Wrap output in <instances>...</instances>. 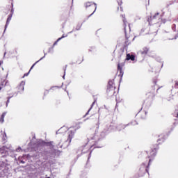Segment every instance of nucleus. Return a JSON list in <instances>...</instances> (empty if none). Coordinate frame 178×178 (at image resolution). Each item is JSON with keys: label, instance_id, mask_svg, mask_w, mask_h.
Wrapping results in <instances>:
<instances>
[{"label": "nucleus", "instance_id": "nucleus-1", "mask_svg": "<svg viewBox=\"0 0 178 178\" xmlns=\"http://www.w3.org/2000/svg\"><path fill=\"white\" fill-rule=\"evenodd\" d=\"M127 60H130V59H131V60H134V56H133V55L130 56V54H127Z\"/></svg>", "mask_w": 178, "mask_h": 178}, {"label": "nucleus", "instance_id": "nucleus-2", "mask_svg": "<svg viewBox=\"0 0 178 178\" xmlns=\"http://www.w3.org/2000/svg\"><path fill=\"white\" fill-rule=\"evenodd\" d=\"M10 20V18H8V19H7V23H9V21Z\"/></svg>", "mask_w": 178, "mask_h": 178}, {"label": "nucleus", "instance_id": "nucleus-3", "mask_svg": "<svg viewBox=\"0 0 178 178\" xmlns=\"http://www.w3.org/2000/svg\"><path fill=\"white\" fill-rule=\"evenodd\" d=\"M1 122H2V123H3V118H1Z\"/></svg>", "mask_w": 178, "mask_h": 178}, {"label": "nucleus", "instance_id": "nucleus-4", "mask_svg": "<svg viewBox=\"0 0 178 178\" xmlns=\"http://www.w3.org/2000/svg\"><path fill=\"white\" fill-rule=\"evenodd\" d=\"M61 40V38H58V41H59V40Z\"/></svg>", "mask_w": 178, "mask_h": 178}, {"label": "nucleus", "instance_id": "nucleus-5", "mask_svg": "<svg viewBox=\"0 0 178 178\" xmlns=\"http://www.w3.org/2000/svg\"><path fill=\"white\" fill-rule=\"evenodd\" d=\"M1 65H2V62H0V66H1Z\"/></svg>", "mask_w": 178, "mask_h": 178}, {"label": "nucleus", "instance_id": "nucleus-6", "mask_svg": "<svg viewBox=\"0 0 178 178\" xmlns=\"http://www.w3.org/2000/svg\"><path fill=\"white\" fill-rule=\"evenodd\" d=\"M33 67H34V65H33V66L31 67V69H33Z\"/></svg>", "mask_w": 178, "mask_h": 178}, {"label": "nucleus", "instance_id": "nucleus-7", "mask_svg": "<svg viewBox=\"0 0 178 178\" xmlns=\"http://www.w3.org/2000/svg\"><path fill=\"white\" fill-rule=\"evenodd\" d=\"M0 90H1V88L0 87Z\"/></svg>", "mask_w": 178, "mask_h": 178}, {"label": "nucleus", "instance_id": "nucleus-8", "mask_svg": "<svg viewBox=\"0 0 178 178\" xmlns=\"http://www.w3.org/2000/svg\"><path fill=\"white\" fill-rule=\"evenodd\" d=\"M177 118H178V114H177Z\"/></svg>", "mask_w": 178, "mask_h": 178}]
</instances>
